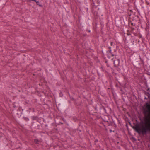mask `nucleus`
I'll return each instance as SVG.
<instances>
[{
  "label": "nucleus",
  "mask_w": 150,
  "mask_h": 150,
  "mask_svg": "<svg viewBox=\"0 0 150 150\" xmlns=\"http://www.w3.org/2000/svg\"><path fill=\"white\" fill-rule=\"evenodd\" d=\"M146 105L147 108L146 112L150 114V104L147 103H146Z\"/></svg>",
  "instance_id": "obj_2"
},
{
  "label": "nucleus",
  "mask_w": 150,
  "mask_h": 150,
  "mask_svg": "<svg viewBox=\"0 0 150 150\" xmlns=\"http://www.w3.org/2000/svg\"><path fill=\"white\" fill-rule=\"evenodd\" d=\"M144 125H142V133H146L147 131H150V117L149 118H146L145 119Z\"/></svg>",
  "instance_id": "obj_1"
},
{
  "label": "nucleus",
  "mask_w": 150,
  "mask_h": 150,
  "mask_svg": "<svg viewBox=\"0 0 150 150\" xmlns=\"http://www.w3.org/2000/svg\"><path fill=\"white\" fill-rule=\"evenodd\" d=\"M112 44H113V42H111V43H110V44L111 45H112Z\"/></svg>",
  "instance_id": "obj_5"
},
{
  "label": "nucleus",
  "mask_w": 150,
  "mask_h": 150,
  "mask_svg": "<svg viewBox=\"0 0 150 150\" xmlns=\"http://www.w3.org/2000/svg\"><path fill=\"white\" fill-rule=\"evenodd\" d=\"M30 1H31V0H30ZM31 1H35L38 5V4L39 2L38 1H36V0H31Z\"/></svg>",
  "instance_id": "obj_4"
},
{
  "label": "nucleus",
  "mask_w": 150,
  "mask_h": 150,
  "mask_svg": "<svg viewBox=\"0 0 150 150\" xmlns=\"http://www.w3.org/2000/svg\"><path fill=\"white\" fill-rule=\"evenodd\" d=\"M34 142L35 143H36L38 144V140H37V139L35 140Z\"/></svg>",
  "instance_id": "obj_3"
}]
</instances>
